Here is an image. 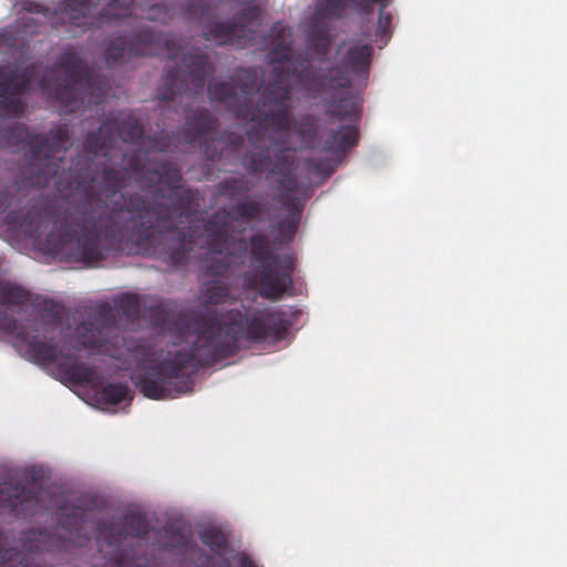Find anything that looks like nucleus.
<instances>
[{
    "label": "nucleus",
    "instance_id": "f257e3e1",
    "mask_svg": "<svg viewBox=\"0 0 567 567\" xmlns=\"http://www.w3.org/2000/svg\"><path fill=\"white\" fill-rule=\"evenodd\" d=\"M373 51L371 43L355 42L342 55V68L331 66L323 71L312 68L308 60H301L298 65H295L291 50L286 44V102L290 99V89L295 83H298L309 96L316 99L324 95L334 97L341 91L348 90L351 86L348 72L367 82Z\"/></svg>",
    "mask_w": 567,
    "mask_h": 567
},
{
    "label": "nucleus",
    "instance_id": "f03ea898",
    "mask_svg": "<svg viewBox=\"0 0 567 567\" xmlns=\"http://www.w3.org/2000/svg\"><path fill=\"white\" fill-rule=\"evenodd\" d=\"M27 352L31 359L44 364L62 382L86 386L95 404L102 409L127 396V389L124 385L105 386L93 370L78 364L69 350L56 349L45 341H33L29 343Z\"/></svg>",
    "mask_w": 567,
    "mask_h": 567
},
{
    "label": "nucleus",
    "instance_id": "7ed1b4c3",
    "mask_svg": "<svg viewBox=\"0 0 567 567\" xmlns=\"http://www.w3.org/2000/svg\"><path fill=\"white\" fill-rule=\"evenodd\" d=\"M337 163L330 158H306L295 171L289 168L286 154V244L293 240L299 228L307 200L313 188L327 181L336 171Z\"/></svg>",
    "mask_w": 567,
    "mask_h": 567
},
{
    "label": "nucleus",
    "instance_id": "20e7f679",
    "mask_svg": "<svg viewBox=\"0 0 567 567\" xmlns=\"http://www.w3.org/2000/svg\"><path fill=\"white\" fill-rule=\"evenodd\" d=\"M286 104V153L290 150L310 148L317 141V120L313 115H303L291 122Z\"/></svg>",
    "mask_w": 567,
    "mask_h": 567
},
{
    "label": "nucleus",
    "instance_id": "39448f33",
    "mask_svg": "<svg viewBox=\"0 0 567 567\" xmlns=\"http://www.w3.org/2000/svg\"><path fill=\"white\" fill-rule=\"evenodd\" d=\"M359 142V128L355 125H341L327 136L324 150L341 157Z\"/></svg>",
    "mask_w": 567,
    "mask_h": 567
},
{
    "label": "nucleus",
    "instance_id": "423d86ee",
    "mask_svg": "<svg viewBox=\"0 0 567 567\" xmlns=\"http://www.w3.org/2000/svg\"><path fill=\"white\" fill-rule=\"evenodd\" d=\"M291 241L286 244V296L305 295L307 285L300 270L297 269L298 256L288 247Z\"/></svg>",
    "mask_w": 567,
    "mask_h": 567
},
{
    "label": "nucleus",
    "instance_id": "0eeeda50",
    "mask_svg": "<svg viewBox=\"0 0 567 567\" xmlns=\"http://www.w3.org/2000/svg\"><path fill=\"white\" fill-rule=\"evenodd\" d=\"M346 90L338 93L334 97L330 96H322L323 99L331 100L329 111L328 113L332 115L333 117H337L338 120H346V118H358L359 116V105L357 102L347 99L341 97L339 101H333L337 96L342 94Z\"/></svg>",
    "mask_w": 567,
    "mask_h": 567
},
{
    "label": "nucleus",
    "instance_id": "6e6552de",
    "mask_svg": "<svg viewBox=\"0 0 567 567\" xmlns=\"http://www.w3.org/2000/svg\"><path fill=\"white\" fill-rule=\"evenodd\" d=\"M306 316L302 309L295 307L286 310V341L291 332L298 331L306 323Z\"/></svg>",
    "mask_w": 567,
    "mask_h": 567
},
{
    "label": "nucleus",
    "instance_id": "1a4fd4ad",
    "mask_svg": "<svg viewBox=\"0 0 567 567\" xmlns=\"http://www.w3.org/2000/svg\"><path fill=\"white\" fill-rule=\"evenodd\" d=\"M86 0H66L62 16L75 24H81L80 19L84 16Z\"/></svg>",
    "mask_w": 567,
    "mask_h": 567
},
{
    "label": "nucleus",
    "instance_id": "9d476101",
    "mask_svg": "<svg viewBox=\"0 0 567 567\" xmlns=\"http://www.w3.org/2000/svg\"><path fill=\"white\" fill-rule=\"evenodd\" d=\"M137 385L141 388V391L151 399H162L164 398V389L162 383L157 380H152L150 378H143L137 381Z\"/></svg>",
    "mask_w": 567,
    "mask_h": 567
},
{
    "label": "nucleus",
    "instance_id": "9b49d317",
    "mask_svg": "<svg viewBox=\"0 0 567 567\" xmlns=\"http://www.w3.org/2000/svg\"><path fill=\"white\" fill-rule=\"evenodd\" d=\"M200 537L203 542L210 546L213 549L219 548L225 543L223 534L216 528L203 530L200 533Z\"/></svg>",
    "mask_w": 567,
    "mask_h": 567
},
{
    "label": "nucleus",
    "instance_id": "f8f14e48",
    "mask_svg": "<svg viewBox=\"0 0 567 567\" xmlns=\"http://www.w3.org/2000/svg\"><path fill=\"white\" fill-rule=\"evenodd\" d=\"M237 31L229 29L227 27H223L220 32H218L216 35L212 37L219 43H235L234 35Z\"/></svg>",
    "mask_w": 567,
    "mask_h": 567
},
{
    "label": "nucleus",
    "instance_id": "ddd939ff",
    "mask_svg": "<svg viewBox=\"0 0 567 567\" xmlns=\"http://www.w3.org/2000/svg\"><path fill=\"white\" fill-rule=\"evenodd\" d=\"M231 565H236V567H256L247 557L245 556H236L233 558Z\"/></svg>",
    "mask_w": 567,
    "mask_h": 567
},
{
    "label": "nucleus",
    "instance_id": "4468645a",
    "mask_svg": "<svg viewBox=\"0 0 567 567\" xmlns=\"http://www.w3.org/2000/svg\"><path fill=\"white\" fill-rule=\"evenodd\" d=\"M1 296H2L3 301H6V302H13V300L9 296H7V293L4 291L2 292Z\"/></svg>",
    "mask_w": 567,
    "mask_h": 567
}]
</instances>
